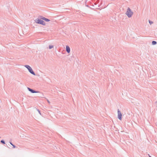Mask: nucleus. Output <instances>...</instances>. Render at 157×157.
<instances>
[{
	"instance_id": "obj_14",
	"label": "nucleus",
	"mask_w": 157,
	"mask_h": 157,
	"mask_svg": "<svg viewBox=\"0 0 157 157\" xmlns=\"http://www.w3.org/2000/svg\"><path fill=\"white\" fill-rule=\"evenodd\" d=\"M48 102L49 103V102H49V101H48Z\"/></svg>"
},
{
	"instance_id": "obj_13",
	"label": "nucleus",
	"mask_w": 157,
	"mask_h": 157,
	"mask_svg": "<svg viewBox=\"0 0 157 157\" xmlns=\"http://www.w3.org/2000/svg\"><path fill=\"white\" fill-rule=\"evenodd\" d=\"M149 155V157H151V156L150 155Z\"/></svg>"
},
{
	"instance_id": "obj_10",
	"label": "nucleus",
	"mask_w": 157,
	"mask_h": 157,
	"mask_svg": "<svg viewBox=\"0 0 157 157\" xmlns=\"http://www.w3.org/2000/svg\"><path fill=\"white\" fill-rule=\"evenodd\" d=\"M1 142L3 144H5L4 141V140H2L1 141Z\"/></svg>"
},
{
	"instance_id": "obj_7",
	"label": "nucleus",
	"mask_w": 157,
	"mask_h": 157,
	"mask_svg": "<svg viewBox=\"0 0 157 157\" xmlns=\"http://www.w3.org/2000/svg\"><path fill=\"white\" fill-rule=\"evenodd\" d=\"M152 44L153 45H155V44H156V42L155 41H153L152 42Z\"/></svg>"
},
{
	"instance_id": "obj_6",
	"label": "nucleus",
	"mask_w": 157,
	"mask_h": 157,
	"mask_svg": "<svg viewBox=\"0 0 157 157\" xmlns=\"http://www.w3.org/2000/svg\"><path fill=\"white\" fill-rule=\"evenodd\" d=\"M28 90L30 92H31L32 93H38V92H36L34 91V90L30 89L29 88H28Z\"/></svg>"
},
{
	"instance_id": "obj_12",
	"label": "nucleus",
	"mask_w": 157,
	"mask_h": 157,
	"mask_svg": "<svg viewBox=\"0 0 157 157\" xmlns=\"http://www.w3.org/2000/svg\"><path fill=\"white\" fill-rule=\"evenodd\" d=\"M38 112H39V113H40V114H41V113H40V111H39V110H38Z\"/></svg>"
},
{
	"instance_id": "obj_2",
	"label": "nucleus",
	"mask_w": 157,
	"mask_h": 157,
	"mask_svg": "<svg viewBox=\"0 0 157 157\" xmlns=\"http://www.w3.org/2000/svg\"><path fill=\"white\" fill-rule=\"evenodd\" d=\"M133 13V12L130 8H128L127 9V11L126 12V14L128 17H131Z\"/></svg>"
},
{
	"instance_id": "obj_8",
	"label": "nucleus",
	"mask_w": 157,
	"mask_h": 157,
	"mask_svg": "<svg viewBox=\"0 0 157 157\" xmlns=\"http://www.w3.org/2000/svg\"><path fill=\"white\" fill-rule=\"evenodd\" d=\"M49 48L50 49H51V48H53V46L52 45H50L49 46Z\"/></svg>"
},
{
	"instance_id": "obj_9",
	"label": "nucleus",
	"mask_w": 157,
	"mask_h": 157,
	"mask_svg": "<svg viewBox=\"0 0 157 157\" xmlns=\"http://www.w3.org/2000/svg\"><path fill=\"white\" fill-rule=\"evenodd\" d=\"M10 144L11 145H12L13 146V147L14 148H15V147H16L14 145H13V144H12V143H10Z\"/></svg>"
},
{
	"instance_id": "obj_4",
	"label": "nucleus",
	"mask_w": 157,
	"mask_h": 157,
	"mask_svg": "<svg viewBox=\"0 0 157 157\" xmlns=\"http://www.w3.org/2000/svg\"><path fill=\"white\" fill-rule=\"evenodd\" d=\"M118 119L121 120L122 119V114L120 112V111L118 109Z\"/></svg>"
},
{
	"instance_id": "obj_1",
	"label": "nucleus",
	"mask_w": 157,
	"mask_h": 157,
	"mask_svg": "<svg viewBox=\"0 0 157 157\" xmlns=\"http://www.w3.org/2000/svg\"><path fill=\"white\" fill-rule=\"evenodd\" d=\"M43 20H44L46 22H48L50 21V20L48 19L45 18L44 17H42L41 18V19L37 18L36 19L35 22L36 23L45 25L46 24Z\"/></svg>"
},
{
	"instance_id": "obj_3",
	"label": "nucleus",
	"mask_w": 157,
	"mask_h": 157,
	"mask_svg": "<svg viewBox=\"0 0 157 157\" xmlns=\"http://www.w3.org/2000/svg\"><path fill=\"white\" fill-rule=\"evenodd\" d=\"M25 67L28 69L29 72L30 73H31V74H33L34 75H35V73L33 71L32 68H31V67H30L28 65H25Z\"/></svg>"
},
{
	"instance_id": "obj_5",
	"label": "nucleus",
	"mask_w": 157,
	"mask_h": 157,
	"mask_svg": "<svg viewBox=\"0 0 157 157\" xmlns=\"http://www.w3.org/2000/svg\"><path fill=\"white\" fill-rule=\"evenodd\" d=\"M66 51L68 53H69L70 52V48L68 46H66Z\"/></svg>"
},
{
	"instance_id": "obj_11",
	"label": "nucleus",
	"mask_w": 157,
	"mask_h": 157,
	"mask_svg": "<svg viewBox=\"0 0 157 157\" xmlns=\"http://www.w3.org/2000/svg\"><path fill=\"white\" fill-rule=\"evenodd\" d=\"M149 22L150 24H151L153 23L152 22H151L150 21H149Z\"/></svg>"
}]
</instances>
